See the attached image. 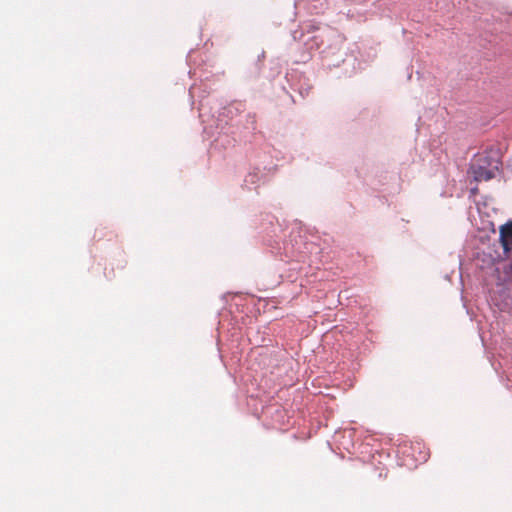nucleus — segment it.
<instances>
[{
    "label": "nucleus",
    "instance_id": "nucleus-3",
    "mask_svg": "<svg viewBox=\"0 0 512 512\" xmlns=\"http://www.w3.org/2000/svg\"><path fill=\"white\" fill-rule=\"evenodd\" d=\"M323 44V38L320 35L313 36L306 42L309 51L318 50Z\"/></svg>",
    "mask_w": 512,
    "mask_h": 512
},
{
    "label": "nucleus",
    "instance_id": "nucleus-4",
    "mask_svg": "<svg viewBox=\"0 0 512 512\" xmlns=\"http://www.w3.org/2000/svg\"><path fill=\"white\" fill-rule=\"evenodd\" d=\"M315 29H317V27H316V26L311 25V28L309 29V31H313V30H315Z\"/></svg>",
    "mask_w": 512,
    "mask_h": 512
},
{
    "label": "nucleus",
    "instance_id": "nucleus-1",
    "mask_svg": "<svg viewBox=\"0 0 512 512\" xmlns=\"http://www.w3.org/2000/svg\"><path fill=\"white\" fill-rule=\"evenodd\" d=\"M498 164V161H495L494 165L490 168H486L481 164L473 165L472 172L474 179L476 181H488L492 179L495 176V172L498 170Z\"/></svg>",
    "mask_w": 512,
    "mask_h": 512
},
{
    "label": "nucleus",
    "instance_id": "nucleus-2",
    "mask_svg": "<svg viewBox=\"0 0 512 512\" xmlns=\"http://www.w3.org/2000/svg\"><path fill=\"white\" fill-rule=\"evenodd\" d=\"M500 242L505 252L512 248V222H508L500 227Z\"/></svg>",
    "mask_w": 512,
    "mask_h": 512
}]
</instances>
